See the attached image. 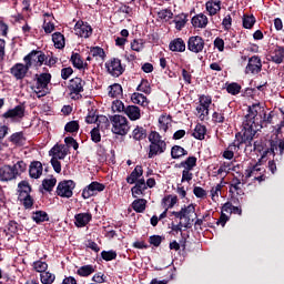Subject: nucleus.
<instances>
[{
	"label": "nucleus",
	"instance_id": "obj_1",
	"mask_svg": "<svg viewBox=\"0 0 284 284\" xmlns=\"http://www.w3.org/2000/svg\"><path fill=\"white\" fill-rule=\"evenodd\" d=\"M247 114L242 122V143L252 145L256 132L263 128V123H272V115H266L260 104L248 106Z\"/></svg>",
	"mask_w": 284,
	"mask_h": 284
},
{
	"label": "nucleus",
	"instance_id": "obj_2",
	"mask_svg": "<svg viewBox=\"0 0 284 284\" xmlns=\"http://www.w3.org/2000/svg\"><path fill=\"white\" fill-rule=\"evenodd\" d=\"M196 210L194 209L193 204H190L187 206H183L180 212L173 211L172 215L175 216V219H180L179 224H176L173 230L175 232H181L183 227L185 230H190L192 227V215H196Z\"/></svg>",
	"mask_w": 284,
	"mask_h": 284
},
{
	"label": "nucleus",
	"instance_id": "obj_3",
	"mask_svg": "<svg viewBox=\"0 0 284 284\" xmlns=\"http://www.w3.org/2000/svg\"><path fill=\"white\" fill-rule=\"evenodd\" d=\"M149 159H154V156H159L168 150V143L163 140V136L156 131H152L149 134Z\"/></svg>",
	"mask_w": 284,
	"mask_h": 284
},
{
	"label": "nucleus",
	"instance_id": "obj_4",
	"mask_svg": "<svg viewBox=\"0 0 284 284\" xmlns=\"http://www.w3.org/2000/svg\"><path fill=\"white\" fill-rule=\"evenodd\" d=\"M36 83L31 87L33 92L37 94L38 99L50 94V89L48 85L52 81V75L50 73H41L36 75Z\"/></svg>",
	"mask_w": 284,
	"mask_h": 284
},
{
	"label": "nucleus",
	"instance_id": "obj_5",
	"mask_svg": "<svg viewBox=\"0 0 284 284\" xmlns=\"http://www.w3.org/2000/svg\"><path fill=\"white\" fill-rule=\"evenodd\" d=\"M110 121L112 123V132L113 134H119L120 136H125L128 132H130V124H128V118L123 115H112L110 116Z\"/></svg>",
	"mask_w": 284,
	"mask_h": 284
},
{
	"label": "nucleus",
	"instance_id": "obj_6",
	"mask_svg": "<svg viewBox=\"0 0 284 284\" xmlns=\"http://www.w3.org/2000/svg\"><path fill=\"white\" fill-rule=\"evenodd\" d=\"M1 116L2 119H9L11 123H21V121L26 116V106L17 105L13 109H9Z\"/></svg>",
	"mask_w": 284,
	"mask_h": 284
},
{
	"label": "nucleus",
	"instance_id": "obj_7",
	"mask_svg": "<svg viewBox=\"0 0 284 284\" xmlns=\"http://www.w3.org/2000/svg\"><path fill=\"white\" fill-rule=\"evenodd\" d=\"M245 179H254L255 181H258L260 183L265 181L267 176H265V168L261 166L260 163H256L255 165H250L245 172H244Z\"/></svg>",
	"mask_w": 284,
	"mask_h": 284
},
{
	"label": "nucleus",
	"instance_id": "obj_8",
	"mask_svg": "<svg viewBox=\"0 0 284 284\" xmlns=\"http://www.w3.org/2000/svg\"><path fill=\"white\" fill-rule=\"evenodd\" d=\"M45 59H48V57H45V53H43L42 51L33 50L24 57L23 61L28 64L29 68H31L32 65L41 68V65H43V63L45 62Z\"/></svg>",
	"mask_w": 284,
	"mask_h": 284
},
{
	"label": "nucleus",
	"instance_id": "obj_9",
	"mask_svg": "<svg viewBox=\"0 0 284 284\" xmlns=\"http://www.w3.org/2000/svg\"><path fill=\"white\" fill-rule=\"evenodd\" d=\"M77 184L72 180H64L58 184L57 194L62 199H72V194Z\"/></svg>",
	"mask_w": 284,
	"mask_h": 284
},
{
	"label": "nucleus",
	"instance_id": "obj_10",
	"mask_svg": "<svg viewBox=\"0 0 284 284\" xmlns=\"http://www.w3.org/2000/svg\"><path fill=\"white\" fill-rule=\"evenodd\" d=\"M210 105H212V98L207 95L200 97V104L196 106V112L200 121H205L210 114Z\"/></svg>",
	"mask_w": 284,
	"mask_h": 284
},
{
	"label": "nucleus",
	"instance_id": "obj_11",
	"mask_svg": "<svg viewBox=\"0 0 284 284\" xmlns=\"http://www.w3.org/2000/svg\"><path fill=\"white\" fill-rule=\"evenodd\" d=\"M105 68L111 77H121V74L125 72V69L121 64V60L118 58H112L111 60L105 62Z\"/></svg>",
	"mask_w": 284,
	"mask_h": 284
},
{
	"label": "nucleus",
	"instance_id": "obj_12",
	"mask_svg": "<svg viewBox=\"0 0 284 284\" xmlns=\"http://www.w3.org/2000/svg\"><path fill=\"white\" fill-rule=\"evenodd\" d=\"M205 48V40L199 36H193L189 38L187 41V50L190 52H194V54H199V52H203V49Z\"/></svg>",
	"mask_w": 284,
	"mask_h": 284
},
{
	"label": "nucleus",
	"instance_id": "obj_13",
	"mask_svg": "<svg viewBox=\"0 0 284 284\" xmlns=\"http://www.w3.org/2000/svg\"><path fill=\"white\" fill-rule=\"evenodd\" d=\"M263 70V62L258 55H253L248 59L245 68V74H258Z\"/></svg>",
	"mask_w": 284,
	"mask_h": 284
},
{
	"label": "nucleus",
	"instance_id": "obj_14",
	"mask_svg": "<svg viewBox=\"0 0 284 284\" xmlns=\"http://www.w3.org/2000/svg\"><path fill=\"white\" fill-rule=\"evenodd\" d=\"M69 92L71 99H79L81 92L83 91V80L81 78H74L69 83Z\"/></svg>",
	"mask_w": 284,
	"mask_h": 284
},
{
	"label": "nucleus",
	"instance_id": "obj_15",
	"mask_svg": "<svg viewBox=\"0 0 284 284\" xmlns=\"http://www.w3.org/2000/svg\"><path fill=\"white\" fill-rule=\"evenodd\" d=\"M74 32L82 39H89V37H92V27L87 22L78 21L74 26Z\"/></svg>",
	"mask_w": 284,
	"mask_h": 284
},
{
	"label": "nucleus",
	"instance_id": "obj_16",
	"mask_svg": "<svg viewBox=\"0 0 284 284\" xmlns=\"http://www.w3.org/2000/svg\"><path fill=\"white\" fill-rule=\"evenodd\" d=\"M104 190H105V185L99 182H92L82 191V197L90 199L91 196H94L99 194V192H103Z\"/></svg>",
	"mask_w": 284,
	"mask_h": 284
},
{
	"label": "nucleus",
	"instance_id": "obj_17",
	"mask_svg": "<svg viewBox=\"0 0 284 284\" xmlns=\"http://www.w3.org/2000/svg\"><path fill=\"white\" fill-rule=\"evenodd\" d=\"M28 70H30V68L27 63H17L10 69V73L12 74V77H14V79L20 81L21 79H26Z\"/></svg>",
	"mask_w": 284,
	"mask_h": 284
},
{
	"label": "nucleus",
	"instance_id": "obj_18",
	"mask_svg": "<svg viewBox=\"0 0 284 284\" xmlns=\"http://www.w3.org/2000/svg\"><path fill=\"white\" fill-rule=\"evenodd\" d=\"M239 136H241V141H234L231 145H229V149L223 153L224 159L232 161V159H234V151L239 150L242 143H245L243 142V131L236 134V139H239Z\"/></svg>",
	"mask_w": 284,
	"mask_h": 284
},
{
	"label": "nucleus",
	"instance_id": "obj_19",
	"mask_svg": "<svg viewBox=\"0 0 284 284\" xmlns=\"http://www.w3.org/2000/svg\"><path fill=\"white\" fill-rule=\"evenodd\" d=\"M49 155L55 160H63L68 156V149L63 144H55L50 151Z\"/></svg>",
	"mask_w": 284,
	"mask_h": 284
},
{
	"label": "nucleus",
	"instance_id": "obj_20",
	"mask_svg": "<svg viewBox=\"0 0 284 284\" xmlns=\"http://www.w3.org/2000/svg\"><path fill=\"white\" fill-rule=\"evenodd\" d=\"M280 150V154H283L284 152V140H280L278 142H274L271 141V148L267 150H264L262 153V159H264V156H267V154H276V152H278Z\"/></svg>",
	"mask_w": 284,
	"mask_h": 284
},
{
	"label": "nucleus",
	"instance_id": "obj_21",
	"mask_svg": "<svg viewBox=\"0 0 284 284\" xmlns=\"http://www.w3.org/2000/svg\"><path fill=\"white\" fill-rule=\"evenodd\" d=\"M148 190V184H145V179H140L135 182V185L131 189L132 196L134 199H139V196H143V193Z\"/></svg>",
	"mask_w": 284,
	"mask_h": 284
},
{
	"label": "nucleus",
	"instance_id": "obj_22",
	"mask_svg": "<svg viewBox=\"0 0 284 284\" xmlns=\"http://www.w3.org/2000/svg\"><path fill=\"white\" fill-rule=\"evenodd\" d=\"M29 174L31 179H40L43 174V164L39 161H34L30 164Z\"/></svg>",
	"mask_w": 284,
	"mask_h": 284
},
{
	"label": "nucleus",
	"instance_id": "obj_23",
	"mask_svg": "<svg viewBox=\"0 0 284 284\" xmlns=\"http://www.w3.org/2000/svg\"><path fill=\"white\" fill-rule=\"evenodd\" d=\"M12 179H17L12 166L3 165L2 168H0V181H12Z\"/></svg>",
	"mask_w": 284,
	"mask_h": 284
},
{
	"label": "nucleus",
	"instance_id": "obj_24",
	"mask_svg": "<svg viewBox=\"0 0 284 284\" xmlns=\"http://www.w3.org/2000/svg\"><path fill=\"white\" fill-rule=\"evenodd\" d=\"M124 114H126L131 121H139V119H141V109L136 105H128L124 109Z\"/></svg>",
	"mask_w": 284,
	"mask_h": 284
},
{
	"label": "nucleus",
	"instance_id": "obj_25",
	"mask_svg": "<svg viewBox=\"0 0 284 284\" xmlns=\"http://www.w3.org/2000/svg\"><path fill=\"white\" fill-rule=\"evenodd\" d=\"M74 219L77 227H85L90 223V221H92V214L79 213L75 214Z\"/></svg>",
	"mask_w": 284,
	"mask_h": 284
},
{
	"label": "nucleus",
	"instance_id": "obj_26",
	"mask_svg": "<svg viewBox=\"0 0 284 284\" xmlns=\"http://www.w3.org/2000/svg\"><path fill=\"white\" fill-rule=\"evenodd\" d=\"M141 176H143V166L136 165L131 172L130 176L126 178V183H129V185H134V183H136Z\"/></svg>",
	"mask_w": 284,
	"mask_h": 284
},
{
	"label": "nucleus",
	"instance_id": "obj_27",
	"mask_svg": "<svg viewBox=\"0 0 284 284\" xmlns=\"http://www.w3.org/2000/svg\"><path fill=\"white\" fill-rule=\"evenodd\" d=\"M205 8L210 17H214L216 13L221 12V0H210L205 3Z\"/></svg>",
	"mask_w": 284,
	"mask_h": 284
},
{
	"label": "nucleus",
	"instance_id": "obj_28",
	"mask_svg": "<svg viewBox=\"0 0 284 284\" xmlns=\"http://www.w3.org/2000/svg\"><path fill=\"white\" fill-rule=\"evenodd\" d=\"M191 23L194 28H207V16L200 13L197 16H194L191 20Z\"/></svg>",
	"mask_w": 284,
	"mask_h": 284
},
{
	"label": "nucleus",
	"instance_id": "obj_29",
	"mask_svg": "<svg viewBox=\"0 0 284 284\" xmlns=\"http://www.w3.org/2000/svg\"><path fill=\"white\" fill-rule=\"evenodd\" d=\"M169 48L171 52H185V41L181 38H176L170 42Z\"/></svg>",
	"mask_w": 284,
	"mask_h": 284
},
{
	"label": "nucleus",
	"instance_id": "obj_30",
	"mask_svg": "<svg viewBox=\"0 0 284 284\" xmlns=\"http://www.w3.org/2000/svg\"><path fill=\"white\" fill-rule=\"evenodd\" d=\"M109 97H111V99H121L123 97V87L119 83L110 85Z\"/></svg>",
	"mask_w": 284,
	"mask_h": 284
},
{
	"label": "nucleus",
	"instance_id": "obj_31",
	"mask_svg": "<svg viewBox=\"0 0 284 284\" xmlns=\"http://www.w3.org/2000/svg\"><path fill=\"white\" fill-rule=\"evenodd\" d=\"M131 101L136 105H142V108H148V105H150L148 98L143 95V93H133L131 95Z\"/></svg>",
	"mask_w": 284,
	"mask_h": 284
},
{
	"label": "nucleus",
	"instance_id": "obj_32",
	"mask_svg": "<svg viewBox=\"0 0 284 284\" xmlns=\"http://www.w3.org/2000/svg\"><path fill=\"white\" fill-rule=\"evenodd\" d=\"M52 41L54 44V48L58 50H63L65 48V37L61 32H55L52 34Z\"/></svg>",
	"mask_w": 284,
	"mask_h": 284
},
{
	"label": "nucleus",
	"instance_id": "obj_33",
	"mask_svg": "<svg viewBox=\"0 0 284 284\" xmlns=\"http://www.w3.org/2000/svg\"><path fill=\"white\" fill-rule=\"evenodd\" d=\"M94 272H97V266L88 264L78 268L77 274L78 276L87 277L94 274Z\"/></svg>",
	"mask_w": 284,
	"mask_h": 284
},
{
	"label": "nucleus",
	"instance_id": "obj_34",
	"mask_svg": "<svg viewBox=\"0 0 284 284\" xmlns=\"http://www.w3.org/2000/svg\"><path fill=\"white\" fill-rule=\"evenodd\" d=\"M283 59H284V47H277L273 52V54L271 55V61H273V63L281 64L283 63Z\"/></svg>",
	"mask_w": 284,
	"mask_h": 284
},
{
	"label": "nucleus",
	"instance_id": "obj_35",
	"mask_svg": "<svg viewBox=\"0 0 284 284\" xmlns=\"http://www.w3.org/2000/svg\"><path fill=\"white\" fill-rule=\"evenodd\" d=\"M18 201L23 205L24 210H32L34 199L29 195H18Z\"/></svg>",
	"mask_w": 284,
	"mask_h": 284
},
{
	"label": "nucleus",
	"instance_id": "obj_36",
	"mask_svg": "<svg viewBox=\"0 0 284 284\" xmlns=\"http://www.w3.org/2000/svg\"><path fill=\"white\" fill-rule=\"evenodd\" d=\"M179 168H183V170L192 171L196 168V156H189L185 161H182Z\"/></svg>",
	"mask_w": 284,
	"mask_h": 284
},
{
	"label": "nucleus",
	"instance_id": "obj_37",
	"mask_svg": "<svg viewBox=\"0 0 284 284\" xmlns=\"http://www.w3.org/2000/svg\"><path fill=\"white\" fill-rule=\"evenodd\" d=\"M30 192H32V187H30V183H28L27 181H21L18 184V196L29 195Z\"/></svg>",
	"mask_w": 284,
	"mask_h": 284
},
{
	"label": "nucleus",
	"instance_id": "obj_38",
	"mask_svg": "<svg viewBox=\"0 0 284 284\" xmlns=\"http://www.w3.org/2000/svg\"><path fill=\"white\" fill-rule=\"evenodd\" d=\"M40 281L42 284H52L57 281V275L50 273V271H44L43 273H40Z\"/></svg>",
	"mask_w": 284,
	"mask_h": 284
},
{
	"label": "nucleus",
	"instance_id": "obj_39",
	"mask_svg": "<svg viewBox=\"0 0 284 284\" xmlns=\"http://www.w3.org/2000/svg\"><path fill=\"white\" fill-rule=\"evenodd\" d=\"M178 201H179V197H176V195H168L162 200V205L164 210H171V207H174Z\"/></svg>",
	"mask_w": 284,
	"mask_h": 284
},
{
	"label": "nucleus",
	"instance_id": "obj_40",
	"mask_svg": "<svg viewBox=\"0 0 284 284\" xmlns=\"http://www.w3.org/2000/svg\"><path fill=\"white\" fill-rule=\"evenodd\" d=\"M254 23H256V18H254L252 14L243 16L242 26L245 28V30H252V28H254Z\"/></svg>",
	"mask_w": 284,
	"mask_h": 284
},
{
	"label": "nucleus",
	"instance_id": "obj_41",
	"mask_svg": "<svg viewBox=\"0 0 284 284\" xmlns=\"http://www.w3.org/2000/svg\"><path fill=\"white\" fill-rule=\"evenodd\" d=\"M9 141L13 143V145H24L26 136H23V132H17L9 138Z\"/></svg>",
	"mask_w": 284,
	"mask_h": 284
},
{
	"label": "nucleus",
	"instance_id": "obj_42",
	"mask_svg": "<svg viewBox=\"0 0 284 284\" xmlns=\"http://www.w3.org/2000/svg\"><path fill=\"white\" fill-rule=\"evenodd\" d=\"M145 205H148V201L145 199H138L132 203L134 212H138L140 214L145 212Z\"/></svg>",
	"mask_w": 284,
	"mask_h": 284
},
{
	"label": "nucleus",
	"instance_id": "obj_43",
	"mask_svg": "<svg viewBox=\"0 0 284 284\" xmlns=\"http://www.w3.org/2000/svg\"><path fill=\"white\" fill-rule=\"evenodd\" d=\"M71 63L73 68H77L78 70H83L85 68V63H83V60L81 59V54L79 53H72L71 55Z\"/></svg>",
	"mask_w": 284,
	"mask_h": 284
},
{
	"label": "nucleus",
	"instance_id": "obj_44",
	"mask_svg": "<svg viewBox=\"0 0 284 284\" xmlns=\"http://www.w3.org/2000/svg\"><path fill=\"white\" fill-rule=\"evenodd\" d=\"M173 23H175V28L178 30H183V28H185V23H187V16L184 13L176 16Z\"/></svg>",
	"mask_w": 284,
	"mask_h": 284
},
{
	"label": "nucleus",
	"instance_id": "obj_45",
	"mask_svg": "<svg viewBox=\"0 0 284 284\" xmlns=\"http://www.w3.org/2000/svg\"><path fill=\"white\" fill-rule=\"evenodd\" d=\"M160 129L163 132H168L170 125H172V118L170 115H161L159 118Z\"/></svg>",
	"mask_w": 284,
	"mask_h": 284
},
{
	"label": "nucleus",
	"instance_id": "obj_46",
	"mask_svg": "<svg viewBox=\"0 0 284 284\" xmlns=\"http://www.w3.org/2000/svg\"><path fill=\"white\" fill-rule=\"evenodd\" d=\"M132 134L135 141H143L148 136V131L143 126H136Z\"/></svg>",
	"mask_w": 284,
	"mask_h": 284
},
{
	"label": "nucleus",
	"instance_id": "obj_47",
	"mask_svg": "<svg viewBox=\"0 0 284 284\" xmlns=\"http://www.w3.org/2000/svg\"><path fill=\"white\" fill-rule=\"evenodd\" d=\"M185 155H187V151H185V149H183L180 145H174L171 149L172 159H181V156H185Z\"/></svg>",
	"mask_w": 284,
	"mask_h": 284
},
{
	"label": "nucleus",
	"instance_id": "obj_48",
	"mask_svg": "<svg viewBox=\"0 0 284 284\" xmlns=\"http://www.w3.org/2000/svg\"><path fill=\"white\" fill-rule=\"evenodd\" d=\"M232 170V163L230 162H224L223 164H221V166L217 170V175L222 176V181L223 179H225V176H227V174L230 173V171Z\"/></svg>",
	"mask_w": 284,
	"mask_h": 284
},
{
	"label": "nucleus",
	"instance_id": "obj_49",
	"mask_svg": "<svg viewBox=\"0 0 284 284\" xmlns=\"http://www.w3.org/2000/svg\"><path fill=\"white\" fill-rule=\"evenodd\" d=\"M13 170V173L16 176H19V174H23L26 170H28V164L23 161H18L13 166H11Z\"/></svg>",
	"mask_w": 284,
	"mask_h": 284
},
{
	"label": "nucleus",
	"instance_id": "obj_50",
	"mask_svg": "<svg viewBox=\"0 0 284 284\" xmlns=\"http://www.w3.org/2000/svg\"><path fill=\"white\" fill-rule=\"evenodd\" d=\"M32 220L36 223H44V221H49L48 213L45 211H37L32 214Z\"/></svg>",
	"mask_w": 284,
	"mask_h": 284
},
{
	"label": "nucleus",
	"instance_id": "obj_51",
	"mask_svg": "<svg viewBox=\"0 0 284 284\" xmlns=\"http://www.w3.org/2000/svg\"><path fill=\"white\" fill-rule=\"evenodd\" d=\"M205 132H206L205 126L197 124L194 129L193 136L199 141H203V139H205Z\"/></svg>",
	"mask_w": 284,
	"mask_h": 284
},
{
	"label": "nucleus",
	"instance_id": "obj_52",
	"mask_svg": "<svg viewBox=\"0 0 284 284\" xmlns=\"http://www.w3.org/2000/svg\"><path fill=\"white\" fill-rule=\"evenodd\" d=\"M90 57L95 59H103L105 57V51L101 47H93L89 52Z\"/></svg>",
	"mask_w": 284,
	"mask_h": 284
},
{
	"label": "nucleus",
	"instance_id": "obj_53",
	"mask_svg": "<svg viewBox=\"0 0 284 284\" xmlns=\"http://www.w3.org/2000/svg\"><path fill=\"white\" fill-rule=\"evenodd\" d=\"M33 270H36V272H39V274H43V272H48V263L43 261H36L33 263Z\"/></svg>",
	"mask_w": 284,
	"mask_h": 284
},
{
	"label": "nucleus",
	"instance_id": "obj_54",
	"mask_svg": "<svg viewBox=\"0 0 284 284\" xmlns=\"http://www.w3.org/2000/svg\"><path fill=\"white\" fill-rule=\"evenodd\" d=\"M57 185V179H45L42 181V186L47 192H52V187Z\"/></svg>",
	"mask_w": 284,
	"mask_h": 284
},
{
	"label": "nucleus",
	"instance_id": "obj_55",
	"mask_svg": "<svg viewBox=\"0 0 284 284\" xmlns=\"http://www.w3.org/2000/svg\"><path fill=\"white\" fill-rule=\"evenodd\" d=\"M158 17L162 21H170V19H172V17H174V13H172V10H170V9H163L158 12Z\"/></svg>",
	"mask_w": 284,
	"mask_h": 284
},
{
	"label": "nucleus",
	"instance_id": "obj_56",
	"mask_svg": "<svg viewBox=\"0 0 284 284\" xmlns=\"http://www.w3.org/2000/svg\"><path fill=\"white\" fill-rule=\"evenodd\" d=\"M138 91L144 92V94H150L152 92L150 82H148V80H142V82L138 85Z\"/></svg>",
	"mask_w": 284,
	"mask_h": 284
},
{
	"label": "nucleus",
	"instance_id": "obj_57",
	"mask_svg": "<svg viewBox=\"0 0 284 284\" xmlns=\"http://www.w3.org/2000/svg\"><path fill=\"white\" fill-rule=\"evenodd\" d=\"M221 190H223V182L216 184L211 189V199L212 201H216L219 199V194H221Z\"/></svg>",
	"mask_w": 284,
	"mask_h": 284
},
{
	"label": "nucleus",
	"instance_id": "obj_58",
	"mask_svg": "<svg viewBox=\"0 0 284 284\" xmlns=\"http://www.w3.org/2000/svg\"><path fill=\"white\" fill-rule=\"evenodd\" d=\"M65 132H79V122L78 121H71L65 124L64 126Z\"/></svg>",
	"mask_w": 284,
	"mask_h": 284
},
{
	"label": "nucleus",
	"instance_id": "obj_59",
	"mask_svg": "<svg viewBox=\"0 0 284 284\" xmlns=\"http://www.w3.org/2000/svg\"><path fill=\"white\" fill-rule=\"evenodd\" d=\"M101 256H102L103 261H114V258H116V252L102 251Z\"/></svg>",
	"mask_w": 284,
	"mask_h": 284
},
{
	"label": "nucleus",
	"instance_id": "obj_60",
	"mask_svg": "<svg viewBox=\"0 0 284 284\" xmlns=\"http://www.w3.org/2000/svg\"><path fill=\"white\" fill-rule=\"evenodd\" d=\"M226 91L229 94L236 95L239 92H241V85H239V83H231L227 85Z\"/></svg>",
	"mask_w": 284,
	"mask_h": 284
},
{
	"label": "nucleus",
	"instance_id": "obj_61",
	"mask_svg": "<svg viewBox=\"0 0 284 284\" xmlns=\"http://www.w3.org/2000/svg\"><path fill=\"white\" fill-rule=\"evenodd\" d=\"M192 179H194V174L192 173V171L185 170L183 169L182 171V183H190V181H192Z\"/></svg>",
	"mask_w": 284,
	"mask_h": 284
},
{
	"label": "nucleus",
	"instance_id": "obj_62",
	"mask_svg": "<svg viewBox=\"0 0 284 284\" xmlns=\"http://www.w3.org/2000/svg\"><path fill=\"white\" fill-rule=\"evenodd\" d=\"M113 112H125V104H123L120 100H115L112 103Z\"/></svg>",
	"mask_w": 284,
	"mask_h": 284
},
{
	"label": "nucleus",
	"instance_id": "obj_63",
	"mask_svg": "<svg viewBox=\"0 0 284 284\" xmlns=\"http://www.w3.org/2000/svg\"><path fill=\"white\" fill-rule=\"evenodd\" d=\"M193 194L196 196V199H205V196H207V192L201 186H195L193 189Z\"/></svg>",
	"mask_w": 284,
	"mask_h": 284
},
{
	"label": "nucleus",
	"instance_id": "obj_64",
	"mask_svg": "<svg viewBox=\"0 0 284 284\" xmlns=\"http://www.w3.org/2000/svg\"><path fill=\"white\" fill-rule=\"evenodd\" d=\"M91 141H93V143H101V132L99 131V128H94L91 131Z\"/></svg>",
	"mask_w": 284,
	"mask_h": 284
}]
</instances>
